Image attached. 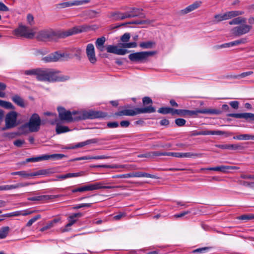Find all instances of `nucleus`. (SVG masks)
<instances>
[{"mask_svg": "<svg viewBox=\"0 0 254 254\" xmlns=\"http://www.w3.org/2000/svg\"><path fill=\"white\" fill-rule=\"evenodd\" d=\"M11 175H19L24 178L32 177V173H28L25 171L13 172L11 173Z\"/></svg>", "mask_w": 254, "mask_h": 254, "instance_id": "ea45409f", "label": "nucleus"}, {"mask_svg": "<svg viewBox=\"0 0 254 254\" xmlns=\"http://www.w3.org/2000/svg\"><path fill=\"white\" fill-rule=\"evenodd\" d=\"M84 175V172L83 171L78 172V173H67L65 175H62L57 176V178L59 179H65L68 178L72 177H77L80 176H82Z\"/></svg>", "mask_w": 254, "mask_h": 254, "instance_id": "bb28decb", "label": "nucleus"}, {"mask_svg": "<svg viewBox=\"0 0 254 254\" xmlns=\"http://www.w3.org/2000/svg\"><path fill=\"white\" fill-rule=\"evenodd\" d=\"M65 156L62 154H54L52 155H45L40 157L29 158L26 159L27 162H37L43 160H48L49 159H61Z\"/></svg>", "mask_w": 254, "mask_h": 254, "instance_id": "ddd939ff", "label": "nucleus"}, {"mask_svg": "<svg viewBox=\"0 0 254 254\" xmlns=\"http://www.w3.org/2000/svg\"><path fill=\"white\" fill-rule=\"evenodd\" d=\"M21 215V213L20 211H15L13 212L9 213H6L5 214H2L1 215V217H14V216H17Z\"/></svg>", "mask_w": 254, "mask_h": 254, "instance_id": "5fc2aeb1", "label": "nucleus"}, {"mask_svg": "<svg viewBox=\"0 0 254 254\" xmlns=\"http://www.w3.org/2000/svg\"><path fill=\"white\" fill-rule=\"evenodd\" d=\"M165 156L164 152L161 151H150L145 153L140 154L138 156L139 158H147L154 159L157 156Z\"/></svg>", "mask_w": 254, "mask_h": 254, "instance_id": "5701e85b", "label": "nucleus"}, {"mask_svg": "<svg viewBox=\"0 0 254 254\" xmlns=\"http://www.w3.org/2000/svg\"><path fill=\"white\" fill-rule=\"evenodd\" d=\"M0 106L6 109H13L14 106L13 105L9 102L0 100Z\"/></svg>", "mask_w": 254, "mask_h": 254, "instance_id": "37998d69", "label": "nucleus"}, {"mask_svg": "<svg viewBox=\"0 0 254 254\" xmlns=\"http://www.w3.org/2000/svg\"><path fill=\"white\" fill-rule=\"evenodd\" d=\"M57 110L60 120L67 123L75 122L87 119L104 118L107 116V114L105 112L93 110L70 112L64 107H59L57 108Z\"/></svg>", "mask_w": 254, "mask_h": 254, "instance_id": "f257e3e1", "label": "nucleus"}, {"mask_svg": "<svg viewBox=\"0 0 254 254\" xmlns=\"http://www.w3.org/2000/svg\"><path fill=\"white\" fill-rule=\"evenodd\" d=\"M142 103L144 106L150 105L149 106L144 108H135L134 109H125L116 112L115 114L116 116H133L142 113H152L156 111L155 108L152 106V100L149 97H145L142 99Z\"/></svg>", "mask_w": 254, "mask_h": 254, "instance_id": "20e7f679", "label": "nucleus"}, {"mask_svg": "<svg viewBox=\"0 0 254 254\" xmlns=\"http://www.w3.org/2000/svg\"><path fill=\"white\" fill-rule=\"evenodd\" d=\"M131 173V178L132 177H137V178H140V177H146V178H153V179H157V177L153 175H151L145 172H132Z\"/></svg>", "mask_w": 254, "mask_h": 254, "instance_id": "cd10ccee", "label": "nucleus"}, {"mask_svg": "<svg viewBox=\"0 0 254 254\" xmlns=\"http://www.w3.org/2000/svg\"><path fill=\"white\" fill-rule=\"evenodd\" d=\"M121 47L124 48H135L137 46V43L135 42L130 43H126L121 44Z\"/></svg>", "mask_w": 254, "mask_h": 254, "instance_id": "09e8293b", "label": "nucleus"}, {"mask_svg": "<svg viewBox=\"0 0 254 254\" xmlns=\"http://www.w3.org/2000/svg\"><path fill=\"white\" fill-rule=\"evenodd\" d=\"M12 33L17 37H24L29 39L34 38L35 35V32L33 31V29H29L22 24L19 25L18 28L13 30Z\"/></svg>", "mask_w": 254, "mask_h": 254, "instance_id": "6e6552de", "label": "nucleus"}, {"mask_svg": "<svg viewBox=\"0 0 254 254\" xmlns=\"http://www.w3.org/2000/svg\"><path fill=\"white\" fill-rule=\"evenodd\" d=\"M234 46L233 42H231L227 43H225L223 44H222L221 45H216L214 47V49L217 50L220 48H228L230 47Z\"/></svg>", "mask_w": 254, "mask_h": 254, "instance_id": "8fccbe9b", "label": "nucleus"}, {"mask_svg": "<svg viewBox=\"0 0 254 254\" xmlns=\"http://www.w3.org/2000/svg\"><path fill=\"white\" fill-rule=\"evenodd\" d=\"M237 219L238 220H246V221L254 219V214H249L242 215L237 217Z\"/></svg>", "mask_w": 254, "mask_h": 254, "instance_id": "a19ab883", "label": "nucleus"}, {"mask_svg": "<svg viewBox=\"0 0 254 254\" xmlns=\"http://www.w3.org/2000/svg\"><path fill=\"white\" fill-rule=\"evenodd\" d=\"M156 43L153 41H146L141 42L139 44V46L143 49H150L154 47Z\"/></svg>", "mask_w": 254, "mask_h": 254, "instance_id": "72a5a7b5", "label": "nucleus"}, {"mask_svg": "<svg viewBox=\"0 0 254 254\" xmlns=\"http://www.w3.org/2000/svg\"><path fill=\"white\" fill-rule=\"evenodd\" d=\"M237 183L243 186H247V187H254V182H248L242 180H238L237 181Z\"/></svg>", "mask_w": 254, "mask_h": 254, "instance_id": "864d4df0", "label": "nucleus"}, {"mask_svg": "<svg viewBox=\"0 0 254 254\" xmlns=\"http://www.w3.org/2000/svg\"><path fill=\"white\" fill-rule=\"evenodd\" d=\"M225 132L221 130H202L193 134L194 135H223Z\"/></svg>", "mask_w": 254, "mask_h": 254, "instance_id": "393cba45", "label": "nucleus"}, {"mask_svg": "<svg viewBox=\"0 0 254 254\" xmlns=\"http://www.w3.org/2000/svg\"><path fill=\"white\" fill-rule=\"evenodd\" d=\"M252 28V26L251 25L243 24L234 27L232 29V32L235 36H240L249 33Z\"/></svg>", "mask_w": 254, "mask_h": 254, "instance_id": "4468645a", "label": "nucleus"}, {"mask_svg": "<svg viewBox=\"0 0 254 254\" xmlns=\"http://www.w3.org/2000/svg\"><path fill=\"white\" fill-rule=\"evenodd\" d=\"M227 116L237 119H244L248 122L254 121V114L251 113H230Z\"/></svg>", "mask_w": 254, "mask_h": 254, "instance_id": "2eb2a0df", "label": "nucleus"}, {"mask_svg": "<svg viewBox=\"0 0 254 254\" xmlns=\"http://www.w3.org/2000/svg\"><path fill=\"white\" fill-rule=\"evenodd\" d=\"M108 17L114 21L123 20L127 18L126 13L120 11L110 12Z\"/></svg>", "mask_w": 254, "mask_h": 254, "instance_id": "f3484780", "label": "nucleus"}, {"mask_svg": "<svg viewBox=\"0 0 254 254\" xmlns=\"http://www.w3.org/2000/svg\"><path fill=\"white\" fill-rule=\"evenodd\" d=\"M92 203H82L74 206L73 208L74 209H77L83 207H90Z\"/></svg>", "mask_w": 254, "mask_h": 254, "instance_id": "0e129e2a", "label": "nucleus"}, {"mask_svg": "<svg viewBox=\"0 0 254 254\" xmlns=\"http://www.w3.org/2000/svg\"><path fill=\"white\" fill-rule=\"evenodd\" d=\"M88 29L86 25L75 26L66 31L56 32L53 30L44 29L35 32V38L39 41H50L57 38H64L69 36L85 32Z\"/></svg>", "mask_w": 254, "mask_h": 254, "instance_id": "f03ea898", "label": "nucleus"}, {"mask_svg": "<svg viewBox=\"0 0 254 254\" xmlns=\"http://www.w3.org/2000/svg\"><path fill=\"white\" fill-rule=\"evenodd\" d=\"M60 219H54L51 221L49 222L46 226L40 229L41 232H43L47 230L50 229L54 226V225L60 221Z\"/></svg>", "mask_w": 254, "mask_h": 254, "instance_id": "2f4dec72", "label": "nucleus"}, {"mask_svg": "<svg viewBox=\"0 0 254 254\" xmlns=\"http://www.w3.org/2000/svg\"><path fill=\"white\" fill-rule=\"evenodd\" d=\"M45 115L47 116H52L54 117V120L50 122L51 125H55V124L58 123L59 120L57 118L56 114L50 112H46L45 113Z\"/></svg>", "mask_w": 254, "mask_h": 254, "instance_id": "3c124183", "label": "nucleus"}, {"mask_svg": "<svg viewBox=\"0 0 254 254\" xmlns=\"http://www.w3.org/2000/svg\"><path fill=\"white\" fill-rule=\"evenodd\" d=\"M60 72L59 70L51 68H38L36 79L39 81L49 82L64 81L69 79L68 76L59 75Z\"/></svg>", "mask_w": 254, "mask_h": 254, "instance_id": "7ed1b4c3", "label": "nucleus"}, {"mask_svg": "<svg viewBox=\"0 0 254 254\" xmlns=\"http://www.w3.org/2000/svg\"><path fill=\"white\" fill-rule=\"evenodd\" d=\"M130 37V34L128 33H126L121 37V40L123 43H126L129 40Z\"/></svg>", "mask_w": 254, "mask_h": 254, "instance_id": "4d7b16f0", "label": "nucleus"}, {"mask_svg": "<svg viewBox=\"0 0 254 254\" xmlns=\"http://www.w3.org/2000/svg\"><path fill=\"white\" fill-rule=\"evenodd\" d=\"M202 156V153H195L192 152L183 153V158H200Z\"/></svg>", "mask_w": 254, "mask_h": 254, "instance_id": "58836bf2", "label": "nucleus"}, {"mask_svg": "<svg viewBox=\"0 0 254 254\" xmlns=\"http://www.w3.org/2000/svg\"><path fill=\"white\" fill-rule=\"evenodd\" d=\"M50 173H52V171L49 169L41 170L35 173H32V177L41 175H47Z\"/></svg>", "mask_w": 254, "mask_h": 254, "instance_id": "79ce46f5", "label": "nucleus"}, {"mask_svg": "<svg viewBox=\"0 0 254 254\" xmlns=\"http://www.w3.org/2000/svg\"><path fill=\"white\" fill-rule=\"evenodd\" d=\"M175 123L178 127L184 126L186 123V121L182 118H178L175 120Z\"/></svg>", "mask_w": 254, "mask_h": 254, "instance_id": "603ef678", "label": "nucleus"}, {"mask_svg": "<svg viewBox=\"0 0 254 254\" xmlns=\"http://www.w3.org/2000/svg\"><path fill=\"white\" fill-rule=\"evenodd\" d=\"M95 167L98 168H112V169H117V168H124L125 167V165H99L94 166Z\"/></svg>", "mask_w": 254, "mask_h": 254, "instance_id": "4c0bfd02", "label": "nucleus"}, {"mask_svg": "<svg viewBox=\"0 0 254 254\" xmlns=\"http://www.w3.org/2000/svg\"><path fill=\"white\" fill-rule=\"evenodd\" d=\"M118 49V46L115 45H108L106 47L107 52L115 54H117Z\"/></svg>", "mask_w": 254, "mask_h": 254, "instance_id": "c03bdc74", "label": "nucleus"}, {"mask_svg": "<svg viewBox=\"0 0 254 254\" xmlns=\"http://www.w3.org/2000/svg\"><path fill=\"white\" fill-rule=\"evenodd\" d=\"M12 101L18 106L25 108L26 104L24 101V100L18 95H14L11 97Z\"/></svg>", "mask_w": 254, "mask_h": 254, "instance_id": "c85d7f7f", "label": "nucleus"}, {"mask_svg": "<svg viewBox=\"0 0 254 254\" xmlns=\"http://www.w3.org/2000/svg\"><path fill=\"white\" fill-rule=\"evenodd\" d=\"M99 140L100 139L98 138H92L85 141V142L86 145H87L92 143H97L99 141Z\"/></svg>", "mask_w": 254, "mask_h": 254, "instance_id": "69168bd1", "label": "nucleus"}, {"mask_svg": "<svg viewBox=\"0 0 254 254\" xmlns=\"http://www.w3.org/2000/svg\"><path fill=\"white\" fill-rule=\"evenodd\" d=\"M210 249V248H209V247H203V248L195 249V250H193L192 252L193 253H205L208 250H209Z\"/></svg>", "mask_w": 254, "mask_h": 254, "instance_id": "e2e57ef3", "label": "nucleus"}, {"mask_svg": "<svg viewBox=\"0 0 254 254\" xmlns=\"http://www.w3.org/2000/svg\"><path fill=\"white\" fill-rule=\"evenodd\" d=\"M31 184L29 183H20L16 184L15 185L1 186H0V191L5 190H10L17 189L19 188L24 187L28 186Z\"/></svg>", "mask_w": 254, "mask_h": 254, "instance_id": "412c9836", "label": "nucleus"}, {"mask_svg": "<svg viewBox=\"0 0 254 254\" xmlns=\"http://www.w3.org/2000/svg\"><path fill=\"white\" fill-rule=\"evenodd\" d=\"M247 42L246 38H241L240 39L233 41L234 46L245 44Z\"/></svg>", "mask_w": 254, "mask_h": 254, "instance_id": "bf43d9fd", "label": "nucleus"}, {"mask_svg": "<svg viewBox=\"0 0 254 254\" xmlns=\"http://www.w3.org/2000/svg\"><path fill=\"white\" fill-rule=\"evenodd\" d=\"M89 0H75L73 2H65L60 4L62 7H67L72 5H79L88 3Z\"/></svg>", "mask_w": 254, "mask_h": 254, "instance_id": "b1692460", "label": "nucleus"}, {"mask_svg": "<svg viewBox=\"0 0 254 254\" xmlns=\"http://www.w3.org/2000/svg\"><path fill=\"white\" fill-rule=\"evenodd\" d=\"M171 108L170 107H162L158 109V112L163 115L171 114Z\"/></svg>", "mask_w": 254, "mask_h": 254, "instance_id": "a18cd8bd", "label": "nucleus"}, {"mask_svg": "<svg viewBox=\"0 0 254 254\" xmlns=\"http://www.w3.org/2000/svg\"><path fill=\"white\" fill-rule=\"evenodd\" d=\"M156 51L140 52L130 54L128 58L130 61L136 63H143L147 59L156 54Z\"/></svg>", "mask_w": 254, "mask_h": 254, "instance_id": "1a4fd4ad", "label": "nucleus"}, {"mask_svg": "<svg viewBox=\"0 0 254 254\" xmlns=\"http://www.w3.org/2000/svg\"><path fill=\"white\" fill-rule=\"evenodd\" d=\"M81 216L82 214L81 213H74L70 215L68 218V223L65 225V228L64 230V231H67L68 230L67 228L71 226L73 224H74L76 222V220L75 219V218L80 217Z\"/></svg>", "mask_w": 254, "mask_h": 254, "instance_id": "a878e982", "label": "nucleus"}, {"mask_svg": "<svg viewBox=\"0 0 254 254\" xmlns=\"http://www.w3.org/2000/svg\"><path fill=\"white\" fill-rule=\"evenodd\" d=\"M165 156H171L177 158H183V153L164 152Z\"/></svg>", "mask_w": 254, "mask_h": 254, "instance_id": "49530a36", "label": "nucleus"}, {"mask_svg": "<svg viewBox=\"0 0 254 254\" xmlns=\"http://www.w3.org/2000/svg\"><path fill=\"white\" fill-rule=\"evenodd\" d=\"M244 13V12L242 11H230L224 14H216L214 16V18L216 19L217 22H219L223 20H226L242 15Z\"/></svg>", "mask_w": 254, "mask_h": 254, "instance_id": "f8f14e48", "label": "nucleus"}, {"mask_svg": "<svg viewBox=\"0 0 254 254\" xmlns=\"http://www.w3.org/2000/svg\"><path fill=\"white\" fill-rule=\"evenodd\" d=\"M113 178H131V173H128V174H122V175H117L113 176Z\"/></svg>", "mask_w": 254, "mask_h": 254, "instance_id": "052dcab7", "label": "nucleus"}, {"mask_svg": "<svg viewBox=\"0 0 254 254\" xmlns=\"http://www.w3.org/2000/svg\"><path fill=\"white\" fill-rule=\"evenodd\" d=\"M235 25L245 23L246 22V19L242 17H238L233 19Z\"/></svg>", "mask_w": 254, "mask_h": 254, "instance_id": "6e6d98bb", "label": "nucleus"}, {"mask_svg": "<svg viewBox=\"0 0 254 254\" xmlns=\"http://www.w3.org/2000/svg\"><path fill=\"white\" fill-rule=\"evenodd\" d=\"M148 23H149V22L147 20H134V21H132L128 22L127 23H124L120 25H116L115 26L113 25H112L111 26H112V29H115V28H117L120 27L122 26H124L127 24H143Z\"/></svg>", "mask_w": 254, "mask_h": 254, "instance_id": "c756f323", "label": "nucleus"}, {"mask_svg": "<svg viewBox=\"0 0 254 254\" xmlns=\"http://www.w3.org/2000/svg\"><path fill=\"white\" fill-rule=\"evenodd\" d=\"M25 143V141L24 140L17 139L15 140L13 142V144L15 146L20 147L21 146Z\"/></svg>", "mask_w": 254, "mask_h": 254, "instance_id": "338daca9", "label": "nucleus"}, {"mask_svg": "<svg viewBox=\"0 0 254 254\" xmlns=\"http://www.w3.org/2000/svg\"><path fill=\"white\" fill-rule=\"evenodd\" d=\"M86 53L89 62L94 64L97 62V58L95 56V49L92 44H88L86 48Z\"/></svg>", "mask_w": 254, "mask_h": 254, "instance_id": "dca6fc26", "label": "nucleus"}, {"mask_svg": "<svg viewBox=\"0 0 254 254\" xmlns=\"http://www.w3.org/2000/svg\"><path fill=\"white\" fill-rule=\"evenodd\" d=\"M62 58L61 53L59 52H55L43 57L42 60L46 63H50L57 62L61 60Z\"/></svg>", "mask_w": 254, "mask_h": 254, "instance_id": "a211bd4d", "label": "nucleus"}, {"mask_svg": "<svg viewBox=\"0 0 254 254\" xmlns=\"http://www.w3.org/2000/svg\"><path fill=\"white\" fill-rule=\"evenodd\" d=\"M59 196V195H43L29 197L28 200L31 201H46L49 199H55Z\"/></svg>", "mask_w": 254, "mask_h": 254, "instance_id": "4be33fe9", "label": "nucleus"}, {"mask_svg": "<svg viewBox=\"0 0 254 254\" xmlns=\"http://www.w3.org/2000/svg\"><path fill=\"white\" fill-rule=\"evenodd\" d=\"M105 41V37L102 36L101 38H98L95 42L96 48L101 52H103L104 51V44Z\"/></svg>", "mask_w": 254, "mask_h": 254, "instance_id": "7c9ffc66", "label": "nucleus"}, {"mask_svg": "<svg viewBox=\"0 0 254 254\" xmlns=\"http://www.w3.org/2000/svg\"><path fill=\"white\" fill-rule=\"evenodd\" d=\"M105 184L103 182H97L94 184H90L76 189L71 190L72 193L77 192H84L86 191H92L100 189H111L115 188H124L123 186H104Z\"/></svg>", "mask_w": 254, "mask_h": 254, "instance_id": "39448f33", "label": "nucleus"}, {"mask_svg": "<svg viewBox=\"0 0 254 254\" xmlns=\"http://www.w3.org/2000/svg\"><path fill=\"white\" fill-rule=\"evenodd\" d=\"M202 2L201 1H195L192 4L189 5L186 8L182 9L180 11V13L183 15L186 14L198 8L200 6Z\"/></svg>", "mask_w": 254, "mask_h": 254, "instance_id": "aec40b11", "label": "nucleus"}, {"mask_svg": "<svg viewBox=\"0 0 254 254\" xmlns=\"http://www.w3.org/2000/svg\"><path fill=\"white\" fill-rule=\"evenodd\" d=\"M221 113L222 111L220 110L212 108L196 110L195 111L180 109L179 116L186 117L197 116L198 114L217 115Z\"/></svg>", "mask_w": 254, "mask_h": 254, "instance_id": "423d86ee", "label": "nucleus"}, {"mask_svg": "<svg viewBox=\"0 0 254 254\" xmlns=\"http://www.w3.org/2000/svg\"><path fill=\"white\" fill-rule=\"evenodd\" d=\"M210 171H219L223 173H226L227 172V170H229L228 166H224L222 165L220 166H217L215 167H210L208 169Z\"/></svg>", "mask_w": 254, "mask_h": 254, "instance_id": "f704fd0d", "label": "nucleus"}, {"mask_svg": "<svg viewBox=\"0 0 254 254\" xmlns=\"http://www.w3.org/2000/svg\"><path fill=\"white\" fill-rule=\"evenodd\" d=\"M56 131L57 134H61L70 131L68 127L57 125Z\"/></svg>", "mask_w": 254, "mask_h": 254, "instance_id": "c9c22d12", "label": "nucleus"}, {"mask_svg": "<svg viewBox=\"0 0 254 254\" xmlns=\"http://www.w3.org/2000/svg\"><path fill=\"white\" fill-rule=\"evenodd\" d=\"M129 11L126 12L127 18H132L139 15H142L141 17H144V15L141 13L142 9H139L135 7H130Z\"/></svg>", "mask_w": 254, "mask_h": 254, "instance_id": "6ab92c4d", "label": "nucleus"}, {"mask_svg": "<svg viewBox=\"0 0 254 254\" xmlns=\"http://www.w3.org/2000/svg\"><path fill=\"white\" fill-rule=\"evenodd\" d=\"M243 149H244V146H243L241 144H229V149L242 150Z\"/></svg>", "mask_w": 254, "mask_h": 254, "instance_id": "13d9d810", "label": "nucleus"}, {"mask_svg": "<svg viewBox=\"0 0 254 254\" xmlns=\"http://www.w3.org/2000/svg\"><path fill=\"white\" fill-rule=\"evenodd\" d=\"M107 126L109 128H116L119 127V124L117 122H108Z\"/></svg>", "mask_w": 254, "mask_h": 254, "instance_id": "774afa93", "label": "nucleus"}, {"mask_svg": "<svg viewBox=\"0 0 254 254\" xmlns=\"http://www.w3.org/2000/svg\"><path fill=\"white\" fill-rule=\"evenodd\" d=\"M9 227L8 226L2 227L0 229V239H2L6 238L9 232Z\"/></svg>", "mask_w": 254, "mask_h": 254, "instance_id": "e433bc0d", "label": "nucleus"}, {"mask_svg": "<svg viewBox=\"0 0 254 254\" xmlns=\"http://www.w3.org/2000/svg\"><path fill=\"white\" fill-rule=\"evenodd\" d=\"M38 68L31 69L24 71V74L27 75H36L37 76Z\"/></svg>", "mask_w": 254, "mask_h": 254, "instance_id": "de8ad7c7", "label": "nucleus"}, {"mask_svg": "<svg viewBox=\"0 0 254 254\" xmlns=\"http://www.w3.org/2000/svg\"><path fill=\"white\" fill-rule=\"evenodd\" d=\"M17 118V113L16 112L11 111L8 113L5 118V127L3 129L15 127L17 125L16 123Z\"/></svg>", "mask_w": 254, "mask_h": 254, "instance_id": "9b49d317", "label": "nucleus"}, {"mask_svg": "<svg viewBox=\"0 0 254 254\" xmlns=\"http://www.w3.org/2000/svg\"><path fill=\"white\" fill-rule=\"evenodd\" d=\"M82 51L78 48H72L65 52L61 53L62 58L65 60L76 58L78 60L81 59Z\"/></svg>", "mask_w": 254, "mask_h": 254, "instance_id": "9d476101", "label": "nucleus"}, {"mask_svg": "<svg viewBox=\"0 0 254 254\" xmlns=\"http://www.w3.org/2000/svg\"><path fill=\"white\" fill-rule=\"evenodd\" d=\"M42 124L40 116L38 114H33L30 117L28 123L23 125L24 127H27L30 132H37L39 130Z\"/></svg>", "mask_w": 254, "mask_h": 254, "instance_id": "0eeeda50", "label": "nucleus"}, {"mask_svg": "<svg viewBox=\"0 0 254 254\" xmlns=\"http://www.w3.org/2000/svg\"><path fill=\"white\" fill-rule=\"evenodd\" d=\"M233 138L238 140H254V135L248 134H240L234 136Z\"/></svg>", "mask_w": 254, "mask_h": 254, "instance_id": "473e14b6", "label": "nucleus"}, {"mask_svg": "<svg viewBox=\"0 0 254 254\" xmlns=\"http://www.w3.org/2000/svg\"><path fill=\"white\" fill-rule=\"evenodd\" d=\"M27 21L28 23L30 25L34 24V17L31 14H28L27 15Z\"/></svg>", "mask_w": 254, "mask_h": 254, "instance_id": "680f3d73", "label": "nucleus"}]
</instances>
